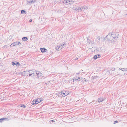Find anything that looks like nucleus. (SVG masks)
Listing matches in <instances>:
<instances>
[{
	"label": "nucleus",
	"mask_w": 127,
	"mask_h": 127,
	"mask_svg": "<svg viewBox=\"0 0 127 127\" xmlns=\"http://www.w3.org/2000/svg\"><path fill=\"white\" fill-rule=\"evenodd\" d=\"M82 81H85L86 82V79H85V78H84L83 80H82Z\"/></svg>",
	"instance_id": "obj_32"
},
{
	"label": "nucleus",
	"mask_w": 127,
	"mask_h": 127,
	"mask_svg": "<svg viewBox=\"0 0 127 127\" xmlns=\"http://www.w3.org/2000/svg\"><path fill=\"white\" fill-rule=\"evenodd\" d=\"M61 93V94L62 95V96L64 97L67 95L69 94L68 92H66L65 90H63L61 92L59 93H58V94H59L60 93Z\"/></svg>",
	"instance_id": "obj_2"
},
{
	"label": "nucleus",
	"mask_w": 127,
	"mask_h": 127,
	"mask_svg": "<svg viewBox=\"0 0 127 127\" xmlns=\"http://www.w3.org/2000/svg\"><path fill=\"white\" fill-rule=\"evenodd\" d=\"M68 3L73 4L74 3V1L72 0H68Z\"/></svg>",
	"instance_id": "obj_11"
},
{
	"label": "nucleus",
	"mask_w": 127,
	"mask_h": 127,
	"mask_svg": "<svg viewBox=\"0 0 127 127\" xmlns=\"http://www.w3.org/2000/svg\"><path fill=\"white\" fill-rule=\"evenodd\" d=\"M18 42H16L13 43V46H17V43Z\"/></svg>",
	"instance_id": "obj_16"
},
{
	"label": "nucleus",
	"mask_w": 127,
	"mask_h": 127,
	"mask_svg": "<svg viewBox=\"0 0 127 127\" xmlns=\"http://www.w3.org/2000/svg\"><path fill=\"white\" fill-rule=\"evenodd\" d=\"M77 9L78 10V11H81L82 10L81 7V8H77Z\"/></svg>",
	"instance_id": "obj_18"
},
{
	"label": "nucleus",
	"mask_w": 127,
	"mask_h": 127,
	"mask_svg": "<svg viewBox=\"0 0 127 127\" xmlns=\"http://www.w3.org/2000/svg\"><path fill=\"white\" fill-rule=\"evenodd\" d=\"M64 4H66L67 3H68V0H64Z\"/></svg>",
	"instance_id": "obj_20"
},
{
	"label": "nucleus",
	"mask_w": 127,
	"mask_h": 127,
	"mask_svg": "<svg viewBox=\"0 0 127 127\" xmlns=\"http://www.w3.org/2000/svg\"><path fill=\"white\" fill-rule=\"evenodd\" d=\"M34 73H36V75H39V74H41V73L39 71H34Z\"/></svg>",
	"instance_id": "obj_12"
},
{
	"label": "nucleus",
	"mask_w": 127,
	"mask_h": 127,
	"mask_svg": "<svg viewBox=\"0 0 127 127\" xmlns=\"http://www.w3.org/2000/svg\"><path fill=\"white\" fill-rule=\"evenodd\" d=\"M82 10L84 9V10H87L88 9V7L87 6H83L81 7Z\"/></svg>",
	"instance_id": "obj_9"
},
{
	"label": "nucleus",
	"mask_w": 127,
	"mask_h": 127,
	"mask_svg": "<svg viewBox=\"0 0 127 127\" xmlns=\"http://www.w3.org/2000/svg\"><path fill=\"white\" fill-rule=\"evenodd\" d=\"M37 0H32V2L33 3L35 2Z\"/></svg>",
	"instance_id": "obj_29"
},
{
	"label": "nucleus",
	"mask_w": 127,
	"mask_h": 127,
	"mask_svg": "<svg viewBox=\"0 0 127 127\" xmlns=\"http://www.w3.org/2000/svg\"><path fill=\"white\" fill-rule=\"evenodd\" d=\"M10 46L11 47H12L13 46V43H12V44L11 45H10Z\"/></svg>",
	"instance_id": "obj_34"
},
{
	"label": "nucleus",
	"mask_w": 127,
	"mask_h": 127,
	"mask_svg": "<svg viewBox=\"0 0 127 127\" xmlns=\"http://www.w3.org/2000/svg\"><path fill=\"white\" fill-rule=\"evenodd\" d=\"M26 12L24 10H22L21 11V13L22 14H26Z\"/></svg>",
	"instance_id": "obj_13"
},
{
	"label": "nucleus",
	"mask_w": 127,
	"mask_h": 127,
	"mask_svg": "<svg viewBox=\"0 0 127 127\" xmlns=\"http://www.w3.org/2000/svg\"><path fill=\"white\" fill-rule=\"evenodd\" d=\"M33 2H32V0H31V4H32V3H33Z\"/></svg>",
	"instance_id": "obj_35"
},
{
	"label": "nucleus",
	"mask_w": 127,
	"mask_h": 127,
	"mask_svg": "<svg viewBox=\"0 0 127 127\" xmlns=\"http://www.w3.org/2000/svg\"><path fill=\"white\" fill-rule=\"evenodd\" d=\"M97 39H98L99 40H100V38L99 37H98L97 38Z\"/></svg>",
	"instance_id": "obj_38"
},
{
	"label": "nucleus",
	"mask_w": 127,
	"mask_h": 127,
	"mask_svg": "<svg viewBox=\"0 0 127 127\" xmlns=\"http://www.w3.org/2000/svg\"><path fill=\"white\" fill-rule=\"evenodd\" d=\"M80 78L79 77L77 79H78V80L79 81L80 80Z\"/></svg>",
	"instance_id": "obj_37"
},
{
	"label": "nucleus",
	"mask_w": 127,
	"mask_h": 127,
	"mask_svg": "<svg viewBox=\"0 0 127 127\" xmlns=\"http://www.w3.org/2000/svg\"><path fill=\"white\" fill-rule=\"evenodd\" d=\"M17 43L18 44H17V46L18 47L21 44V43L19 42H18V43Z\"/></svg>",
	"instance_id": "obj_24"
},
{
	"label": "nucleus",
	"mask_w": 127,
	"mask_h": 127,
	"mask_svg": "<svg viewBox=\"0 0 127 127\" xmlns=\"http://www.w3.org/2000/svg\"><path fill=\"white\" fill-rule=\"evenodd\" d=\"M73 80L74 81H76L77 82H78L79 81V80H78V79L76 78H73Z\"/></svg>",
	"instance_id": "obj_21"
},
{
	"label": "nucleus",
	"mask_w": 127,
	"mask_h": 127,
	"mask_svg": "<svg viewBox=\"0 0 127 127\" xmlns=\"http://www.w3.org/2000/svg\"><path fill=\"white\" fill-rule=\"evenodd\" d=\"M31 72H30V73H29V74H28L29 75V76H31L32 75V74H34V71H31Z\"/></svg>",
	"instance_id": "obj_17"
},
{
	"label": "nucleus",
	"mask_w": 127,
	"mask_h": 127,
	"mask_svg": "<svg viewBox=\"0 0 127 127\" xmlns=\"http://www.w3.org/2000/svg\"><path fill=\"white\" fill-rule=\"evenodd\" d=\"M21 107H23V108H25L26 107V106L25 105H23V104H22L21 105Z\"/></svg>",
	"instance_id": "obj_26"
},
{
	"label": "nucleus",
	"mask_w": 127,
	"mask_h": 127,
	"mask_svg": "<svg viewBox=\"0 0 127 127\" xmlns=\"http://www.w3.org/2000/svg\"><path fill=\"white\" fill-rule=\"evenodd\" d=\"M104 100V99L103 98L100 97L98 98V102H100L103 101Z\"/></svg>",
	"instance_id": "obj_5"
},
{
	"label": "nucleus",
	"mask_w": 127,
	"mask_h": 127,
	"mask_svg": "<svg viewBox=\"0 0 127 127\" xmlns=\"http://www.w3.org/2000/svg\"><path fill=\"white\" fill-rule=\"evenodd\" d=\"M22 39L24 41H26L28 40V38L27 37H24L22 38Z\"/></svg>",
	"instance_id": "obj_14"
},
{
	"label": "nucleus",
	"mask_w": 127,
	"mask_h": 127,
	"mask_svg": "<svg viewBox=\"0 0 127 127\" xmlns=\"http://www.w3.org/2000/svg\"><path fill=\"white\" fill-rule=\"evenodd\" d=\"M31 71V70L24 71L23 72L22 75H24L26 76H27L29 73H30V72Z\"/></svg>",
	"instance_id": "obj_3"
},
{
	"label": "nucleus",
	"mask_w": 127,
	"mask_h": 127,
	"mask_svg": "<svg viewBox=\"0 0 127 127\" xmlns=\"http://www.w3.org/2000/svg\"><path fill=\"white\" fill-rule=\"evenodd\" d=\"M40 50L41 52L44 53L47 50L45 48H40Z\"/></svg>",
	"instance_id": "obj_7"
},
{
	"label": "nucleus",
	"mask_w": 127,
	"mask_h": 127,
	"mask_svg": "<svg viewBox=\"0 0 127 127\" xmlns=\"http://www.w3.org/2000/svg\"><path fill=\"white\" fill-rule=\"evenodd\" d=\"M51 121H52V122H53L54 121V120H51Z\"/></svg>",
	"instance_id": "obj_40"
},
{
	"label": "nucleus",
	"mask_w": 127,
	"mask_h": 127,
	"mask_svg": "<svg viewBox=\"0 0 127 127\" xmlns=\"http://www.w3.org/2000/svg\"><path fill=\"white\" fill-rule=\"evenodd\" d=\"M100 57V55H96L94 56L93 57L94 59H96L97 58H99Z\"/></svg>",
	"instance_id": "obj_4"
},
{
	"label": "nucleus",
	"mask_w": 127,
	"mask_h": 127,
	"mask_svg": "<svg viewBox=\"0 0 127 127\" xmlns=\"http://www.w3.org/2000/svg\"><path fill=\"white\" fill-rule=\"evenodd\" d=\"M60 45H57L56 47V50H59L62 49Z\"/></svg>",
	"instance_id": "obj_6"
},
{
	"label": "nucleus",
	"mask_w": 127,
	"mask_h": 127,
	"mask_svg": "<svg viewBox=\"0 0 127 127\" xmlns=\"http://www.w3.org/2000/svg\"><path fill=\"white\" fill-rule=\"evenodd\" d=\"M97 78V76H94L92 77V78L93 79Z\"/></svg>",
	"instance_id": "obj_15"
},
{
	"label": "nucleus",
	"mask_w": 127,
	"mask_h": 127,
	"mask_svg": "<svg viewBox=\"0 0 127 127\" xmlns=\"http://www.w3.org/2000/svg\"><path fill=\"white\" fill-rule=\"evenodd\" d=\"M12 64L14 66L15 65L16 63L14 62H12Z\"/></svg>",
	"instance_id": "obj_27"
},
{
	"label": "nucleus",
	"mask_w": 127,
	"mask_h": 127,
	"mask_svg": "<svg viewBox=\"0 0 127 127\" xmlns=\"http://www.w3.org/2000/svg\"><path fill=\"white\" fill-rule=\"evenodd\" d=\"M127 69L126 68H119V69L118 70H121L122 71H125L126 70V69Z\"/></svg>",
	"instance_id": "obj_10"
},
{
	"label": "nucleus",
	"mask_w": 127,
	"mask_h": 127,
	"mask_svg": "<svg viewBox=\"0 0 127 127\" xmlns=\"http://www.w3.org/2000/svg\"><path fill=\"white\" fill-rule=\"evenodd\" d=\"M36 102L35 101L33 100L32 102V105H34L35 104H36V103H35Z\"/></svg>",
	"instance_id": "obj_22"
},
{
	"label": "nucleus",
	"mask_w": 127,
	"mask_h": 127,
	"mask_svg": "<svg viewBox=\"0 0 127 127\" xmlns=\"http://www.w3.org/2000/svg\"><path fill=\"white\" fill-rule=\"evenodd\" d=\"M106 38L107 39L110 40L112 41H115L117 38V36H115L114 34L110 33L107 36Z\"/></svg>",
	"instance_id": "obj_1"
},
{
	"label": "nucleus",
	"mask_w": 127,
	"mask_h": 127,
	"mask_svg": "<svg viewBox=\"0 0 127 127\" xmlns=\"http://www.w3.org/2000/svg\"><path fill=\"white\" fill-rule=\"evenodd\" d=\"M113 74H116L117 73V72H113Z\"/></svg>",
	"instance_id": "obj_31"
},
{
	"label": "nucleus",
	"mask_w": 127,
	"mask_h": 127,
	"mask_svg": "<svg viewBox=\"0 0 127 127\" xmlns=\"http://www.w3.org/2000/svg\"><path fill=\"white\" fill-rule=\"evenodd\" d=\"M117 122H118V121H114V124H115Z\"/></svg>",
	"instance_id": "obj_30"
},
{
	"label": "nucleus",
	"mask_w": 127,
	"mask_h": 127,
	"mask_svg": "<svg viewBox=\"0 0 127 127\" xmlns=\"http://www.w3.org/2000/svg\"><path fill=\"white\" fill-rule=\"evenodd\" d=\"M19 62H17L16 63L15 65L17 66H19Z\"/></svg>",
	"instance_id": "obj_23"
},
{
	"label": "nucleus",
	"mask_w": 127,
	"mask_h": 127,
	"mask_svg": "<svg viewBox=\"0 0 127 127\" xmlns=\"http://www.w3.org/2000/svg\"><path fill=\"white\" fill-rule=\"evenodd\" d=\"M32 20L31 19H30L29 21V22H32Z\"/></svg>",
	"instance_id": "obj_36"
},
{
	"label": "nucleus",
	"mask_w": 127,
	"mask_h": 127,
	"mask_svg": "<svg viewBox=\"0 0 127 127\" xmlns=\"http://www.w3.org/2000/svg\"><path fill=\"white\" fill-rule=\"evenodd\" d=\"M6 119L5 118H2L0 119V122H2L4 120H5Z\"/></svg>",
	"instance_id": "obj_19"
},
{
	"label": "nucleus",
	"mask_w": 127,
	"mask_h": 127,
	"mask_svg": "<svg viewBox=\"0 0 127 127\" xmlns=\"http://www.w3.org/2000/svg\"><path fill=\"white\" fill-rule=\"evenodd\" d=\"M60 45V46L61 47H63V46H64V44H61Z\"/></svg>",
	"instance_id": "obj_28"
},
{
	"label": "nucleus",
	"mask_w": 127,
	"mask_h": 127,
	"mask_svg": "<svg viewBox=\"0 0 127 127\" xmlns=\"http://www.w3.org/2000/svg\"><path fill=\"white\" fill-rule=\"evenodd\" d=\"M35 101H36L35 103H36V104H38L41 101V100L39 98L37 99Z\"/></svg>",
	"instance_id": "obj_8"
},
{
	"label": "nucleus",
	"mask_w": 127,
	"mask_h": 127,
	"mask_svg": "<svg viewBox=\"0 0 127 127\" xmlns=\"http://www.w3.org/2000/svg\"><path fill=\"white\" fill-rule=\"evenodd\" d=\"M112 69H113V70H112L113 71H114L115 70L114 68Z\"/></svg>",
	"instance_id": "obj_39"
},
{
	"label": "nucleus",
	"mask_w": 127,
	"mask_h": 127,
	"mask_svg": "<svg viewBox=\"0 0 127 127\" xmlns=\"http://www.w3.org/2000/svg\"><path fill=\"white\" fill-rule=\"evenodd\" d=\"M78 59V58H77V57H76V58H75V59L74 60H77Z\"/></svg>",
	"instance_id": "obj_33"
},
{
	"label": "nucleus",
	"mask_w": 127,
	"mask_h": 127,
	"mask_svg": "<svg viewBox=\"0 0 127 127\" xmlns=\"http://www.w3.org/2000/svg\"><path fill=\"white\" fill-rule=\"evenodd\" d=\"M31 0H29V1H27V3L28 4H31Z\"/></svg>",
	"instance_id": "obj_25"
}]
</instances>
